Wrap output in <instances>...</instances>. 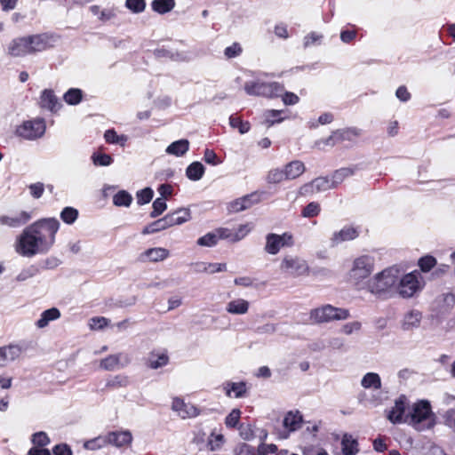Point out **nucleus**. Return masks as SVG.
Segmentation results:
<instances>
[{
	"mask_svg": "<svg viewBox=\"0 0 455 455\" xmlns=\"http://www.w3.org/2000/svg\"><path fill=\"white\" fill-rule=\"evenodd\" d=\"M250 228L248 225H241L239 228L233 231V242H238L242 239H243L248 233L250 232Z\"/></svg>",
	"mask_w": 455,
	"mask_h": 455,
	"instance_id": "nucleus-64",
	"label": "nucleus"
},
{
	"mask_svg": "<svg viewBox=\"0 0 455 455\" xmlns=\"http://www.w3.org/2000/svg\"><path fill=\"white\" fill-rule=\"evenodd\" d=\"M355 172V168H341L337 170L331 177L334 187L340 184L346 178L352 176Z\"/></svg>",
	"mask_w": 455,
	"mask_h": 455,
	"instance_id": "nucleus-40",
	"label": "nucleus"
},
{
	"mask_svg": "<svg viewBox=\"0 0 455 455\" xmlns=\"http://www.w3.org/2000/svg\"><path fill=\"white\" fill-rule=\"evenodd\" d=\"M46 125L43 118H36L23 122L16 128L17 136L25 140H34L41 138L45 132Z\"/></svg>",
	"mask_w": 455,
	"mask_h": 455,
	"instance_id": "nucleus-8",
	"label": "nucleus"
},
{
	"mask_svg": "<svg viewBox=\"0 0 455 455\" xmlns=\"http://www.w3.org/2000/svg\"><path fill=\"white\" fill-rule=\"evenodd\" d=\"M342 455H356L359 451L358 443L350 435H344L341 440Z\"/></svg>",
	"mask_w": 455,
	"mask_h": 455,
	"instance_id": "nucleus-29",
	"label": "nucleus"
},
{
	"mask_svg": "<svg viewBox=\"0 0 455 455\" xmlns=\"http://www.w3.org/2000/svg\"><path fill=\"white\" fill-rule=\"evenodd\" d=\"M32 216L29 212L22 211L12 216H0V224L12 228H20L31 220Z\"/></svg>",
	"mask_w": 455,
	"mask_h": 455,
	"instance_id": "nucleus-19",
	"label": "nucleus"
},
{
	"mask_svg": "<svg viewBox=\"0 0 455 455\" xmlns=\"http://www.w3.org/2000/svg\"><path fill=\"white\" fill-rule=\"evenodd\" d=\"M361 327H362V324L360 322H358V321L350 322V323H345L342 326L341 331L346 335H350L355 331H360Z\"/></svg>",
	"mask_w": 455,
	"mask_h": 455,
	"instance_id": "nucleus-61",
	"label": "nucleus"
},
{
	"mask_svg": "<svg viewBox=\"0 0 455 455\" xmlns=\"http://www.w3.org/2000/svg\"><path fill=\"white\" fill-rule=\"evenodd\" d=\"M293 245V237L290 233L276 235L274 233L267 234L266 236L265 251L268 254H277L281 248Z\"/></svg>",
	"mask_w": 455,
	"mask_h": 455,
	"instance_id": "nucleus-10",
	"label": "nucleus"
},
{
	"mask_svg": "<svg viewBox=\"0 0 455 455\" xmlns=\"http://www.w3.org/2000/svg\"><path fill=\"white\" fill-rule=\"evenodd\" d=\"M78 217V211L72 207H65L60 212L61 220L67 224H73Z\"/></svg>",
	"mask_w": 455,
	"mask_h": 455,
	"instance_id": "nucleus-45",
	"label": "nucleus"
},
{
	"mask_svg": "<svg viewBox=\"0 0 455 455\" xmlns=\"http://www.w3.org/2000/svg\"><path fill=\"white\" fill-rule=\"evenodd\" d=\"M92 160L93 164L98 166H108L113 163L112 156L107 154L94 153L92 156Z\"/></svg>",
	"mask_w": 455,
	"mask_h": 455,
	"instance_id": "nucleus-50",
	"label": "nucleus"
},
{
	"mask_svg": "<svg viewBox=\"0 0 455 455\" xmlns=\"http://www.w3.org/2000/svg\"><path fill=\"white\" fill-rule=\"evenodd\" d=\"M40 268L36 265H30L28 267L22 269L16 276V280L19 282L26 281L29 278L34 277L39 274Z\"/></svg>",
	"mask_w": 455,
	"mask_h": 455,
	"instance_id": "nucleus-42",
	"label": "nucleus"
},
{
	"mask_svg": "<svg viewBox=\"0 0 455 455\" xmlns=\"http://www.w3.org/2000/svg\"><path fill=\"white\" fill-rule=\"evenodd\" d=\"M283 110L270 109L265 112L266 122L268 125H273L275 123H280L283 120V117H280Z\"/></svg>",
	"mask_w": 455,
	"mask_h": 455,
	"instance_id": "nucleus-54",
	"label": "nucleus"
},
{
	"mask_svg": "<svg viewBox=\"0 0 455 455\" xmlns=\"http://www.w3.org/2000/svg\"><path fill=\"white\" fill-rule=\"evenodd\" d=\"M169 362V357L166 353H154L152 352L148 358V366L151 369H158L165 366Z\"/></svg>",
	"mask_w": 455,
	"mask_h": 455,
	"instance_id": "nucleus-32",
	"label": "nucleus"
},
{
	"mask_svg": "<svg viewBox=\"0 0 455 455\" xmlns=\"http://www.w3.org/2000/svg\"><path fill=\"white\" fill-rule=\"evenodd\" d=\"M241 52V45L238 43H234L232 45L225 49L224 54L228 59H232L239 56Z\"/></svg>",
	"mask_w": 455,
	"mask_h": 455,
	"instance_id": "nucleus-60",
	"label": "nucleus"
},
{
	"mask_svg": "<svg viewBox=\"0 0 455 455\" xmlns=\"http://www.w3.org/2000/svg\"><path fill=\"white\" fill-rule=\"evenodd\" d=\"M28 40L31 54L36 52H43L52 47L55 42L54 37L48 34L28 36Z\"/></svg>",
	"mask_w": 455,
	"mask_h": 455,
	"instance_id": "nucleus-16",
	"label": "nucleus"
},
{
	"mask_svg": "<svg viewBox=\"0 0 455 455\" xmlns=\"http://www.w3.org/2000/svg\"><path fill=\"white\" fill-rule=\"evenodd\" d=\"M63 99L68 105H77L83 99V92L77 88H70L64 93Z\"/></svg>",
	"mask_w": 455,
	"mask_h": 455,
	"instance_id": "nucleus-36",
	"label": "nucleus"
},
{
	"mask_svg": "<svg viewBox=\"0 0 455 455\" xmlns=\"http://www.w3.org/2000/svg\"><path fill=\"white\" fill-rule=\"evenodd\" d=\"M164 229H166V226H165L163 219H159V220L148 224V226H146L143 228L141 233L143 235H149V234H154V233L164 230Z\"/></svg>",
	"mask_w": 455,
	"mask_h": 455,
	"instance_id": "nucleus-48",
	"label": "nucleus"
},
{
	"mask_svg": "<svg viewBox=\"0 0 455 455\" xmlns=\"http://www.w3.org/2000/svg\"><path fill=\"white\" fill-rule=\"evenodd\" d=\"M361 386L365 389H379L381 387V379L376 372H368L361 379Z\"/></svg>",
	"mask_w": 455,
	"mask_h": 455,
	"instance_id": "nucleus-31",
	"label": "nucleus"
},
{
	"mask_svg": "<svg viewBox=\"0 0 455 455\" xmlns=\"http://www.w3.org/2000/svg\"><path fill=\"white\" fill-rule=\"evenodd\" d=\"M32 442L36 447H44L50 443V439L46 433L37 432L32 435Z\"/></svg>",
	"mask_w": 455,
	"mask_h": 455,
	"instance_id": "nucleus-55",
	"label": "nucleus"
},
{
	"mask_svg": "<svg viewBox=\"0 0 455 455\" xmlns=\"http://www.w3.org/2000/svg\"><path fill=\"white\" fill-rule=\"evenodd\" d=\"M350 316L346 308L336 307L330 304L314 308L309 313V318L314 323H323L331 321L346 320Z\"/></svg>",
	"mask_w": 455,
	"mask_h": 455,
	"instance_id": "nucleus-4",
	"label": "nucleus"
},
{
	"mask_svg": "<svg viewBox=\"0 0 455 455\" xmlns=\"http://www.w3.org/2000/svg\"><path fill=\"white\" fill-rule=\"evenodd\" d=\"M132 202V196L126 190H120L113 196V204L118 207H129Z\"/></svg>",
	"mask_w": 455,
	"mask_h": 455,
	"instance_id": "nucleus-35",
	"label": "nucleus"
},
{
	"mask_svg": "<svg viewBox=\"0 0 455 455\" xmlns=\"http://www.w3.org/2000/svg\"><path fill=\"white\" fill-rule=\"evenodd\" d=\"M154 196V191L150 188H145L136 193L137 204L143 205L148 204Z\"/></svg>",
	"mask_w": 455,
	"mask_h": 455,
	"instance_id": "nucleus-46",
	"label": "nucleus"
},
{
	"mask_svg": "<svg viewBox=\"0 0 455 455\" xmlns=\"http://www.w3.org/2000/svg\"><path fill=\"white\" fill-rule=\"evenodd\" d=\"M440 312L442 314L449 312L455 305V296L452 293H445L438 298Z\"/></svg>",
	"mask_w": 455,
	"mask_h": 455,
	"instance_id": "nucleus-37",
	"label": "nucleus"
},
{
	"mask_svg": "<svg viewBox=\"0 0 455 455\" xmlns=\"http://www.w3.org/2000/svg\"><path fill=\"white\" fill-rule=\"evenodd\" d=\"M320 204L316 202H311L302 210V216L305 218L315 217L320 213Z\"/></svg>",
	"mask_w": 455,
	"mask_h": 455,
	"instance_id": "nucleus-52",
	"label": "nucleus"
},
{
	"mask_svg": "<svg viewBox=\"0 0 455 455\" xmlns=\"http://www.w3.org/2000/svg\"><path fill=\"white\" fill-rule=\"evenodd\" d=\"M399 277L400 271L397 267L386 268L368 280L367 290L379 296H392L396 293Z\"/></svg>",
	"mask_w": 455,
	"mask_h": 455,
	"instance_id": "nucleus-2",
	"label": "nucleus"
},
{
	"mask_svg": "<svg viewBox=\"0 0 455 455\" xmlns=\"http://www.w3.org/2000/svg\"><path fill=\"white\" fill-rule=\"evenodd\" d=\"M421 288L418 275L410 273L399 277L396 293L403 298H410Z\"/></svg>",
	"mask_w": 455,
	"mask_h": 455,
	"instance_id": "nucleus-12",
	"label": "nucleus"
},
{
	"mask_svg": "<svg viewBox=\"0 0 455 455\" xmlns=\"http://www.w3.org/2000/svg\"><path fill=\"white\" fill-rule=\"evenodd\" d=\"M7 52L12 57H23L31 54L28 36L12 40L8 45Z\"/></svg>",
	"mask_w": 455,
	"mask_h": 455,
	"instance_id": "nucleus-18",
	"label": "nucleus"
},
{
	"mask_svg": "<svg viewBox=\"0 0 455 455\" xmlns=\"http://www.w3.org/2000/svg\"><path fill=\"white\" fill-rule=\"evenodd\" d=\"M118 10L116 8H107L100 12V15L99 16V20L106 22L112 19H115L117 15Z\"/></svg>",
	"mask_w": 455,
	"mask_h": 455,
	"instance_id": "nucleus-63",
	"label": "nucleus"
},
{
	"mask_svg": "<svg viewBox=\"0 0 455 455\" xmlns=\"http://www.w3.org/2000/svg\"><path fill=\"white\" fill-rule=\"evenodd\" d=\"M407 410H410L407 397L402 395L395 401L394 406L387 411V417L393 424L405 423Z\"/></svg>",
	"mask_w": 455,
	"mask_h": 455,
	"instance_id": "nucleus-13",
	"label": "nucleus"
},
{
	"mask_svg": "<svg viewBox=\"0 0 455 455\" xmlns=\"http://www.w3.org/2000/svg\"><path fill=\"white\" fill-rule=\"evenodd\" d=\"M250 304L243 299H236L229 301L226 306L228 313L232 315H244L249 310Z\"/></svg>",
	"mask_w": 455,
	"mask_h": 455,
	"instance_id": "nucleus-28",
	"label": "nucleus"
},
{
	"mask_svg": "<svg viewBox=\"0 0 455 455\" xmlns=\"http://www.w3.org/2000/svg\"><path fill=\"white\" fill-rule=\"evenodd\" d=\"M241 416V411L239 409H234L227 416L225 423L228 427H235L239 422Z\"/></svg>",
	"mask_w": 455,
	"mask_h": 455,
	"instance_id": "nucleus-56",
	"label": "nucleus"
},
{
	"mask_svg": "<svg viewBox=\"0 0 455 455\" xmlns=\"http://www.w3.org/2000/svg\"><path fill=\"white\" fill-rule=\"evenodd\" d=\"M360 235L359 228L345 226L340 230L335 231L330 237V246L336 247L341 243L355 240Z\"/></svg>",
	"mask_w": 455,
	"mask_h": 455,
	"instance_id": "nucleus-14",
	"label": "nucleus"
},
{
	"mask_svg": "<svg viewBox=\"0 0 455 455\" xmlns=\"http://www.w3.org/2000/svg\"><path fill=\"white\" fill-rule=\"evenodd\" d=\"M198 267H203V269H197V272H206L209 274H215L227 270V265L225 263H197Z\"/></svg>",
	"mask_w": 455,
	"mask_h": 455,
	"instance_id": "nucleus-39",
	"label": "nucleus"
},
{
	"mask_svg": "<svg viewBox=\"0 0 455 455\" xmlns=\"http://www.w3.org/2000/svg\"><path fill=\"white\" fill-rule=\"evenodd\" d=\"M282 100L286 106L295 105L299 101V98L293 92H284L280 95Z\"/></svg>",
	"mask_w": 455,
	"mask_h": 455,
	"instance_id": "nucleus-62",
	"label": "nucleus"
},
{
	"mask_svg": "<svg viewBox=\"0 0 455 455\" xmlns=\"http://www.w3.org/2000/svg\"><path fill=\"white\" fill-rule=\"evenodd\" d=\"M21 353V347L17 345H9L0 347V367H4L9 363L18 359Z\"/></svg>",
	"mask_w": 455,
	"mask_h": 455,
	"instance_id": "nucleus-22",
	"label": "nucleus"
},
{
	"mask_svg": "<svg viewBox=\"0 0 455 455\" xmlns=\"http://www.w3.org/2000/svg\"><path fill=\"white\" fill-rule=\"evenodd\" d=\"M362 134V130L356 127H348L334 131L328 138L315 142L316 147L321 148V144L333 147L336 143L341 141H354Z\"/></svg>",
	"mask_w": 455,
	"mask_h": 455,
	"instance_id": "nucleus-9",
	"label": "nucleus"
},
{
	"mask_svg": "<svg viewBox=\"0 0 455 455\" xmlns=\"http://www.w3.org/2000/svg\"><path fill=\"white\" fill-rule=\"evenodd\" d=\"M244 91L251 96L277 98L283 92V86L277 82L256 80L245 83Z\"/></svg>",
	"mask_w": 455,
	"mask_h": 455,
	"instance_id": "nucleus-5",
	"label": "nucleus"
},
{
	"mask_svg": "<svg viewBox=\"0 0 455 455\" xmlns=\"http://www.w3.org/2000/svg\"><path fill=\"white\" fill-rule=\"evenodd\" d=\"M435 263L436 260L432 256H425L419 260V266L424 272L429 271L435 265Z\"/></svg>",
	"mask_w": 455,
	"mask_h": 455,
	"instance_id": "nucleus-57",
	"label": "nucleus"
},
{
	"mask_svg": "<svg viewBox=\"0 0 455 455\" xmlns=\"http://www.w3.org/2000/svg\"><path fill=\"white\" fill-rule=\"evenodd\" d=\"M151 7L154 12L159 14H164L171 12L175 7L174 0H153Z\"/></svg>",
	"mask_w": 455,
	"mask_h": 455,
	"instance_id": "nucleus-34",
	"label": "nucleus"
},
{
	"mask_svg": "<svg viewBox=\"0 0 455 455\" xmlns=\"http://www.w3.org/2000/svg\"><path fill=\"white\" fill-rule=\"evenodd\" d=\"M286 180L284 169H273L267 177V180L270 184H277Z\"/></svg>",
	"mask_w": 455,
	"mask_h": 455,
	"instance_id": "nucleus-44",
	"label": "nucleus"
},
{
	"mask_svg": "<svg viewBox=\"0 0 455 455\" xmlns=\"http://www.w3.org/2000/svg\"><path fill=\"white\" fill-rule=\"evenodd\" d=\"M60 226V221L55 218L40 219L28 225L16 238L15 251L28 258L46 254L55 243Z\"/></svg>",
	"mask_w": 455,
	"mask_h": 455,
	"instance_id": "nucleus-1",
	"label": "nucleus"
},
{
	"mask_svg": "<svg viewBox=\"0 0 455 455\" xmlns=\"http://www.w3.org/2000/svg\"><path fill=\"white\" fill-rule=\"evenodd\" d=\"M229 124L233 128H237L241 134L248 132L251 127L249 122H243L240 117L234 115L229 117Z\"/></svg>",
	"mask_w": 455,
	"mask_h": 455,
	"instance_id": "nucleus-43",
	"label": "nucleus"
},
{
	"mask_svg": "<svg viewBox=\"0 0 455 455\" xmlns=\"http://www.w3.org/2000/svg\"><path fill=\"white\" fill-rule=\"evenodd\" d=\"M312 181L316 193L326 191L335 188L331 179H329L328 177H318L313 180Z\"/></svg>",
	"mask_w": 455,
	"mask_h": 455,
	"instance_id": "nucleus-41",
	"label": "nucleus"
},
{
	"mask_svg": "<svg viewBox=\"0 0 455 455\" xmlns=\"http://www.w3.org/2000/svg\"><path fill=\"white\" fill-rule=\"evenodd\" d=\"M169 256V251L162 247H155L145 251L140 259L141 261L148 259L152 262H157L165 259Z\"/></svg>",
	"mask_w": 455,
	"mask_h": 455,
	"instance_id": "nucleus-24",
	"label": "nucleus"
},
{
	"mask_svg": "<svg viewBox=\"0 0 455 455\" xmlns=\"http://www.w3.org/2000/svg\"><path fill=\"white\" fill-rule=\"evenodd\" d=\"M60 317V311L57 307H52L41 313L40 318L36 322V326L39 329L45 328L50 322Z\"/></svg>",
	"mask_w": 455,
	"mask_h": 455,
	"instance_id": "nucleus-27",
	"label": "nucleus"
},
{
	"mask_svg": "<svg viewBox=\"0 0 455 455\" xmlns=\"http://www.w3.org/2000/svg\"><path fill=\"white\" fill-rule=\"evenodd\" d=\"M176 216V223L181 225L191 219V212L188 209H179L174 211Z\"/></svg>",
	"mask_w": 455,
	"mask_h": 455,
	"instance_id": "nucleus-58",
	"label": "nucleus"
},
{
	"mask_svg": "<svg viewBox=\"0 0 455 455\" xmlns=\"http://www.w3.org/2000/svg\"><path fill=\"white\" fill-rule=\"evenodd\" d=\"M125 7L133 13H140L146 8L145 0H126Z\"/></svg>",
	"mask_w": 455,
	"mask_h": 455,
	"instance_id": "nucleus-51",
	"label": "nucleus"
},
{
	"mask_svg": "<svg viewBox=\"0 0 455 455\" xmlns=\"http://www.w3.org/2000/svg\"><path fill=\"white\" fill-rule=\"evenodd\" d=\"M283 169L287 180H295L302 175L306 171L305 164L299 160L288 163L284 165Z\"/></svg>",
	"mask_w": 455,
	"mask_h": 455,
	"instance_id": "nucleus-26",
	"label": "nucleus"
},
{
	"mask_svg": "<svg viewBox=\"0 0 455 455\" xmlns=\"http://www.w3.org/2000/svg\"><path fill=\"white\" fill-rule=\"evenodd\" d=\"M218 237L216 235V232H209L206 235H203L197 240V244L200 246L212 247L217 244Z\"/></svg>",
	"mask_w": 455,
	"mask_h": 455,
	"instance_id": "nucleus-49",
	"label": "nucleus"
},
{
	"mask_svg": "<svg viewBox=\"0 0 455 455\" xmlns=\"http://www.w3.org/2000/svg\"><path fill=\"white\" fill-rule=\"evenodd\" d=\"M172 410L183 419L195 418L200 414V411L196 406L189 403H185L184 400L180 397L173 398Z\"/></svg>",
	"mask_w": 455,
	"mask_h": 455,
	"instance_id": "nucleus-15",
	"label": "nucleus"
},
{
	"mask_svg": "<svg viewBox=\"0 0 455 455\" xmlns=\"http://www.w3.org/2000/svg\"><path fill=\"white\" fill-rule=\"evenodd\" d=\"M106 444H111L117 448L130 445L132 442V435L129 430L112 431L105 435Z\"/></svg>",
	"mask_w": 455,
	"mask_h": 455,
	"instance_id": "nucleus-17",
	"label": "nucleus"
},
{
	"mask_svg": "<svg viewBox=\"0 0 455 455\" xmlns=\"http://www.w3.org/2000/svg\"><path fill=\"white\" fill-rule=\"evenodd\" d=\"M405 423L418 431L432 428L435 425V415L427 400H420L411 405L405 417Z\"/></svg>",
	"mask_w": 455,
	"mask_h": 455,
	"instance_id": "nucleus-3",
	"label": "nucleus"
},
{
	"mask_svg": "<svg viewBox=\"0 0 455 455\" xmlns=\"http://www.w3.org/2000/svg\"><path fill=\"white\" fill-rule=\"evenodd\" d=\"M281 271L288 276L299 277L309 273L307 262L298 256L287 255L283 257L280 264Z\"/></svg>",
	"mask_w": 455,
	"mask_h": 455,
	"instance_id": "nucleus-7",
	"label": "nucleus"
},
{
	"mask_svg": "<svg viewBox=\"0 0 455 455\" xmlns=\"http://www.w3.org/2000/svg\"><path fill=\"white\" fill-rule=\"evenodd\" d=\"M152 208L153 210L150 212V217L155 219L161 215L167 209L165 199L162 197L156 198L153 202Z\"/></svg>",
	"mask_w": 455,
	"mask_h": 455,
	"instance_id": "nucleus-47",
	"label": "nucleus"
},
{
	"mask_svg": "<svg viewBox=\"0 0 455 455\" xmlns=\"http://www.w3.org/2000/svg\"><path fill=\"white\" fill-rule=\"evenodd\" d=\"M132 362L131 355L126 352L112 354L100 361V368L113 371L127 367Z\"/></svg>",
	"mask_w": 455,
	"mask_h": 455,
	"instance_id": "nucleus-11",
	"label": "nucleus"
},
{
	"mask_svg": "<svg viewBox=\"0 0 455 455\" xmlns=\"http://www.w3.org/2000/svg\"><path fill=\"white\" fill-rule=\"evenodd\" d=\"M28 189L31 196L35 199H38L44 194V185L42 182L33 183L28 186Z\"/></svg>",
	"mask_w": 455,
	"mask_h": 455,
	"instance_id": "nucleus-59",
	"label": "nucleus"
},
{
	"mask_svg": "<svg viewBox=\"0 0 455 455\" xmlns=\"http://www.w3.org/2000/svg\"><path fill=\"white\" fill-rule=\"evenodd\" d=\"M129 378L125 375L118 374L109 378L106 382V387L108 388H119L125 387L129 385Z\"/></svg>",
	"mask_w": 455,
	"mask_h": 455,
	"instance_id": "nucleus-38",
	"label": "nucleus"
},
{
	"mask_svg": "<svg viewBox=\"0 0 455 455\" xmlns=\"http://www.w3.org/2000/svg\"><path fill=\"white\" fill-rule=\"evenodd\" d=\"M205 168L200 162H193L186 169V176L188 180L196 181L202 179Z\"/></svg>",
	"mask_w": 455,
	"mask_h": 455,
	"instance_id": "nucleus-30",
	"label": "nucleus"
},
{
	"mask_svg": "<svg viewBox=\"0 0 455 455\" xmlns=\"http://www.w3.org/2000/svg\"><path fill=\"white\" fill-rule=\"evenodd\" d=\"M375 259L370 255L355 258L349 270V278L355 284L368 278L374 270Z\"/></svg>",
	"mask_w": 455,
	"mask_h": 455,
	"instance_id": "nucleus-6",
	"label": "nucleus"
},
{
	"mask_svg": "<svg viewBox=\"0 0 455 455\" xmlns=\"http://www.w3.org/2000/svg\"><path fill=\"white\" fill-rule=\"evenodd\" d=\"M283 425L286 431L282 434L281 438L285 439L291 432H294L301 427L302 415L298 411L295 412L289 411L284 416Z\"/></svg>",
	"mask_w": 455,
	"mask_h": 455,
	"instance_id": "nucleus-20",
	"label": "nucleus"
},
{
	"mask_svg": "<svg viewBox=\"0 0 455 455\" xmlns=\"http://www.w3.org/2000/svg\"><path fill=\"white\" fill-rule=\"evenodd\" d=\"M189 141L186 139H181L171 143L165 149L167 155L181 157L189 150Z\"/></svg>",
	"mask_w": 455,
	"mask_h": 455,
	"instance_id": "nucleus-25",
	"label": "nucleus"
},
{
	"mask_svg": "<svg viewBox=\"0 0 455 455\" xmlns=\"http://www.w3.org/2000/svg\"><path fill=\"white\" fill-rule=\"evenodd\" d=\"M223 390L228 397L243 398L247 395V386L244 381H227L223 384Z\"/></svg>",
	"mask_w": 455,
	"mask_h": 455,
	"instance_id": "nucleus-23",
	"label": "nucleus"
},
{
	"mask_svg": "<svg viewBox=\"0 0 455 455\" xmlns=\"http://www.w3.org/2000/svg\"><path fill=\"white\" fill-rule=\"evenodd\" d=\"M420 320L421 313L419 311H410L404 315L403 321V329L408 331L412 328L418 327L420 323Z\"/></svg>",
	"mask_w": 455,
	"mask_h": 455,
	"instance_id": "nucleus-33",
	"label": "nucleus"
},
{
	"mask_svg": "<svg viewBox=\"0 0 455 455\" xmlns=\"http://www.w3.org/2000/svg\"><path fill=\"white\" fill-rule=\"evenodd\" d=\"M61 106L52 90L45 89L42 92L40 96V107L42 108L56 113Z\"/></svg>",
	"mask_w": 455,
	"mask_h": 455,
	"instance_id": "nucleus-21",
	"label": "nucleus"
},
{
	"mask_svg": "<svg viewBox=\"0 0 455 455\" xmlns=\"http://www.w3.org/2000/svg\"><path fill=\"white\" fill-rule=\"evenodd\" d=\"M105 435L91 439L84 443V448L91 451L101 449L106 446Z\"/></svg>",
	"mask_w": 455,
	"mask_h": 455,
	"instance_id": "nucleus-53",
	"label": "nucleus"
}]
</instances>
